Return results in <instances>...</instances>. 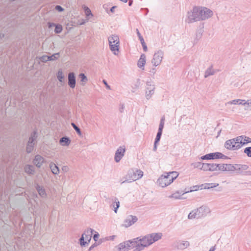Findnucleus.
<instances>
[{"label":"nucleus","mask_w":251,"mask_h":251,"mask_svg":"<svg viewBox=\"0 0 251 251\" xmlns=\"http://www.w3.org/2000/svg\"><path fill=\"white\" fill-rule=\"evenodd\" d=\"M102 82L104 84V85H105V87H106L107 89H110V86L108 84V83H107V81L103 79L102 80Z\"/></svg>","instance_id":"obj_53"},{"label":"nucleus","mask_w":251,"mask_h":251,"mask_svg":"<svg viewBox=\"0 0 251 251\" xmlns=\"http://www.w3.org/2000/svg\"><path fill=\"white\" fill-rule=\"evenodd\" d=\"M219 185L218 183H205L201 185V189H210L216 187Z\"/></svg>","instance_id":"obj_31"},{"label":"nucleus","mask_w":251,"mask_h":251,"mask_svg":"<svg viewBox=\"0 0 251 251\" xmlns=\"http://www.w3.org/2000/svg\"><path fill=\"white\" fill-rule=\"evenodd\" d=\"M163 56V52L161 50H159L154 54L151 62L154 66H157L161 63Z\"/></svg>","instance_id":"obj_13"},{"label":"nucleus","mask_w":251,"mask_h":251,"mask_svg":"<svg viewBox=\"0 0 251 251\" xmlns=\"http://www.w3.org/2000/svg\"><path fill=\"white\" fill-rule=\"evenodd\" d=\"M210 9L202 6H194L191 12H188V23L205 20L213 15Z\"/></svg>","instance_id":"obj_1"},{"label":"nucleus","mask_w":251,"mask_h":251,"mask_svg":"<svg viewBox=\"0 0 251 251\" xmlns=\"http://www.w3.org/2000/svg\"><path fill=\"white\" fill-rule=\"evenodd\" d=\"M143 176V172L141 170L131 169L128 171L127 174L126 175V179L123 181L121 184L126 182H131L141 178Z\"/></svg>","instance_id":"obj_4"},{"label":"nucleus","mask_w":251,"mask_h":251,"mask_svg":"<svg viewBox=\"0 0 251 251\" xmlns=\"http://www.w3.org/2000/svg\"><path fill=\"white\" fill-rule=\"evenodd\" d=\"M201 185L193 186V187H191V190L190 191L184 192L183 194H185V193H188L189 192H191L193 191H197V190H199V189H200V188L201 189Z\"/></svg>","instance_id":"obj_41"},{"label":"nucleus","mask_w":251,"mask_h":251,"mask_svg":"<svg viewBox=\"0 0 251 251\" xmlns=\"http://www.w3.org/2000/svg\"><path fill=\"white\" fill-rule=\"evenodd\" d=\"M215 73L214 71L212 69V66L209 67L205 72L204 77L206 78L210 75H213Z\"/></svg>","instance_id":"obj_35"},{"label":"nucleus","mask_w":251,"mask_h":251,"mask_svg":"<svg viewBox=\"0 0 251 251\" xmlns=\"http://www.w3.org/2000/svg\"><path fill=\"white\" fill-rule=\"evenodd\" d=\"M136 31H137V35L139 37V40L141 42V43L142 45V47H143V50L144 51H147V45H146V43L144 41V40L143 38V37L142 36L141 34H140V33L139 32V30L138 29H136Z\"/></svg>","instance_id":"obj_29"},{"label":"nucleus","mask_w":251,"mask_h":251,"mask_svg":"<svg viewBox=\"0 0 251 251\" xmlns=\"http://www.w3.org/2000/svg\"><path fill=\"white\" fill-rule=\"evenodd\" d=\"M105 201L109 204L112 202V204H110V206L111 208H113L114 212L117 213V210L120 207V202L118 198L115 197L106 198Z\"/></svg>","instance_id":"obj_11"},{"label":"nucleus","mask_w":251,"mask_h":251,"mask_svg":"<svg viewBox=\"0 0 251 251\" xmlns=\"http://www.w3.org/2000/svg\"><path fill=\"white\" fill-rule=\"evenodd\" d=\"M146 63V55L145 54H142L137 63V66L139 68L144 69V66Z\"/></svg>","instance_id":"obj_24"},{"label":"nucleus","mask_w":251,"mask_h":251,"mask_svg":"<svg viewBox=\"0 0 251 251\" xmlns=\"http://www.w3.org/2000/svg\"><path fill=\"white\" fill-rule=\"evenodd\" d=\"M95 247V244H94L93 245H92L89 249V251H91V250H93V249Z\"/></svg>","instance_id":"obj_60"},{"label":"nucleus","mask_w":251,"mask_h":251,"mask_svg":"<svg viewBox=\"0 0 251 251\" xmlns=\"http://www.w3.org/2000/svg\"><path fill=\"white\" fill-rule=\"evenodd\" d=\"M132 3H133V0H129L128 5L129 6H131V5L132 4Z\"/></svg>","instance_id":"obj_62"},{"label":"nucleus","mask_w":251,"mask_h":251,"mask_svg":"<svg viewBox=\"0 0 251 251\" xmlns=\"http://www.w3.org/2000/svg\"><path fill=\"white\" fill-rule=\"evenodd\" d=\"M246 176H251V171H248L246 173Z\"/></svg>","instance_id":"obj_61"},{"label":"nucleus","mask_w":251,"mask_h":251,"mask_svg":"<svg viewBox=\"0 0 251 251\" xmlns=\"http://www.w3.org/2000/svg\"><path fill=\"white\" fill-rule=\"evenodd\" d=\"M71 125L76 133L79 135H81L80 129L74 123H72Z\"/></svg>","instance_id":"obj_44"},{"label":"nucleus","mask_w":251,"mask_h":251,"mask_svg":"<svg viewBox=\"0 0 251 251\" xmlns=\"http://www.w3.org/2000/svg\"><path fill=\"white\" fill-rule=\"evenodd\" d=\"M249 166L247 165L235 164L234 172L237 175H246Z\"/></svg>","instance_id":"obj_14"},{"label":"nucleus","mask_w":251,"mask_h":251,"mask_svg":"<svg viewBox=\"0 0 251 251\" xmlns=\"http://www.w3.org/2000/svg\"><path fill=\"white\" fill-rule=\"evenodd\" d=\"M50 168L52 173L54 175H57L59 173V169L58 167L53 162L50 164Z\"/></svg>","instance_id":"obj_28"},{"label":"nucleus","mask_w":251,"mask_h":251,"mask_svg":"<svg viewBox=\"0 0 251 251\" xmlns=\"http://www.w3.org/2000/svg\"><path fill=\"white\" fill-rule=\"evenodd\" d=\"M59 57V53L57 52V53H54L53 54H52L51 56H49V57H48L47 59L49 58V60H50V61L55 60H57Z\"/></svg>","instance_id":"obj_37"},{"label":"nucleus","mask_w":251,"mask_h":251,"mask_svg":"<svg viewBox=\"0 0 251 251\" xmlns=\"http://www.w3.org/2000/svg\"><path fill=\"white\" fill-rule=\"evenodd\" d=\"M190 245L189 242L188 241H179L177 242L175 245L176 248L178 250H184L189 247Z\"/></svg>","instance_id":"obj_21"},{"label":"nucleus","mask_w":251,"mask_h":251,"mask_svg":"<svg viewBox=\"0 0 251 251\" xmlns=\"http://www.w3.org/2000/svg\"><path fill=\"white\" fill-rule=\"evenodd\" d=\"M59 143L62 146H68L71 143V140L69 137L64 136L60 139Z\"/></svg>","instance_id":"obj_27"},{"label":"nucleus","mask_w":251,"mask_h":251,"mask_svg":"<svg viewBox=\"0 0 251 251\" xmlns=\"http://www.w3.org/2000/svg\"><path fill=\"white\" fill-rule=\"evenodd\" d=\"M48 25L49 27L55 26L54 32L55 33H60L61 32L62 30V27L61 25L51 23H49Z\"/></svg>","instance_id":"obj_25"},{"label":"nucleus","mask_w":251,"mask_h":251,"mask_svg":"<svg viewBox=\"0 0 251 251\" xmlns=\"http://www.w3.org/2000/svg\"><path fill=\"white\" fill-rule=\"evenodd\" d=\"M99 237V234L98 233H97L96 234H94L93 236V239L95 241H97L98 238Z\"/></svg>","instance_id":"obj_54"},{"label":"nucleus","mask_w":251,"mask_h":251,"mask_svg":"<svg viewBox=\"0 0 251 251\" xmlns=\"http://www.w3.org/2000/svg\"><path fill=\"white\" fill-rule=\"evenodd\" d=\"M165 117L163 116L160 120L159 125L164 126Z\"/></svg>","instance_id":"obj_51"},{"label":"nucleus","mask_w":251,"mask_h":251,"mask_svg":"<svg viewBox=\"0 0 251 251\" xmlns=\"http://www.w3.org/2000/svg\"><path fill=\"white\" fill-rule=\"evenodd\" d=\"M239 104L246 105H247V101L245 100H240Z\"/></svg>","instance_id":"obj_52"},{"label":"nucleus","mask_w":251,"mask_h":251,"mask_svg":"<svg viewBox=\"0 0 251 251\" xmlns=\"http://www.w3.org/2000/svg\"><path fill=\"white\" fill-rule=\"evenodd\" d=\"M244 152L246 153L248 157H251V147L246 148L244 149Z\"/></svg>","instance_id":"obj_43"},{"label":"nucleus","mask_w":251,"mask_h":251,"mask_svg":"<svg viewBox=\"0 0 251 251\" xmlns=\"http://www.w3.org/2000/svg\"><path fill=\"white\" fill-rule=\"evenodd\" d=\"M163 128H164V126L159 125L158 132H162Z\"/></svg>","instance_id":"obj_55"},{"label":"nucleus","mask_w":251,"mask_h":251,"mask_svg":"<svg viewBox=\"0 0 251 251\" xmlns=\"http://www.w3.org/2000/svg\"><path fill=\"white\" fill-rule=\"evenodd\" d=\"M57 77L58 80L60 82H62L63 81L64 76L63 75L62 71H59L58 72L57 74Z\"/></svg>","instance_id":"obj_38"},{"label":"nucleus","mask_w":251,"mask_h":251,"mask_svg":"<svg viewBox=\"0 0 251 251\" xmlns=\"http://www.w3.org/2000/svg\"><path fill=\"white\" fill-rule=\"evenodd\" d=\"M162 132H157L156 138L155 139L154 142L155 143H158L161 139V137L162 135Z\"/></svg>","instance_id":"obj_45"},{"label":"nucleus","mask_w":251,"mask_h":251,"mask_svg":"<svg viewBox=\"0 0 251 251\" xmlns=\"http://www.w3.org/2000/svg\"><path fill=\"white\" fill-rule=\"evenodd\" d=\"M238 141H239V144L241 145V147L249 143H251V139L245 136L241 135L237 137Z\"/></svg>","instance_id":"obj_20"},{"label":"nucleus","mask_w":251,"mask_h":251,"mask_svg":"<svg viewBox=\"0 0 251 251\" xmlns=\"http://www.w3.org/2000/svg\"><path fill=\"white\" fill-rule=\"evenodd\" d=\"M93 231L91 228H88L84 231L79 240L81 246L84 247L90 242Z\"/></svg>","instance_id":"obj_5"},{"label":"nucleus","mask_w":251,"mask_h":251,"mask_svg":"<svg viewBox=\"0 0 251 251\" xmlns=\"http://www.w3.org/2000/svg\"><path fill=\"white\" fill-rule=\"evenodd\" d=\"M24 169L25 172L29 175H33L35 172L34 167L31 165H26Z\"/></svg>","instance_id":"obj_30"},{"label":"nucleus","mask_w":251,"mask_h":251,"mask_svg":"<svg viewBox=\"0 0 251 251\" xmlns=\"http://www.w3.org/2000/svg\"><path fill=\"white\" fill-rule=\"evenodd\" d=\"M247 105L249 107L251 108V100L247 101Z\"/></svg>","instance_id":"obj_58"},{"label":"nucleus","mask_w":251,"mask_h":251,"mask_svg":"<svg viewBox=\"0 0 251 251\" xmlns=\"http://www.w3.org/2000/svg\"><path fill=\"white\" fill-rule=\"evenodd\" d=\"M68 85L71 88H74L76 84V78L75 73L73 72L69 73L68 74Z\"/></svg>","instance_id":"obj_18"},{"label":"nucleus","mask_w":251,"mask_h":251,"mask_svg":"<svg viewBox=\"0 0 251 251\" xmlns=\"http://www.w3.org/2000/svg\"><path fill=\"white\" fill-rule=\"evenodd\" d=\"M234 169L235 165L221 163L220 171L232 173L234 172Z\"/></svg>","instance_id":"obj_17"},{"label":"nucleus","mask_w":251,"mask_h":251,"mask_svg":"<svg viewBox=\"0 0 251 251\" xmlns=\"http://www.w3.org/2000/svg\"><path fill=\"white\" fill-rule=\"evenodd\" d=\"M37 137V133L36 131L34 130L31 134L30 137L29 138L27 146H26V151L28 153H30L33 150V147L34 145V141Z\"/></svg>","instance_id":"obj_9"},{"label":"nucleus","mask_w":251,"mask_h":251,"mask_svg":"<svg viewBox=\"0 0 251 251\" xmlns=\"http://www.w3.org/2000/svg\"><path fill=\"white\" fill-rule=\"evenodd\" d=\"M48 57H49V56L48 55H44L42 57V61L43 62H47V61H50V60H49V59H47Z\"/></svg>","instance_id":"obj_50"},{"label":"nucleus","mask_w":251,"mask_h":251,"mask_svg":"<svg viewBox=\"0 0 251 251\" xmlns=\"http://www.w3.org/2000/svg\"><path fill=\"white\" fill-rule=\"evenodd\" d=\"M85 14L87 18H89L90 16H93V15L91 13V11L89 8H88V7L86 8L85 9Z\"/></svg>","instance_id":"obj_46"},{"label":"nucleus","mask_w":251,"mask_h":251,"mask_svg":"<svg viewBox=\"0 0 251 251\" xmlns=\"http://www.w3.org/2000/svg\"><path fill=\"white\" fill-rule=\"evenodd\" d=\"M205 164L204 163H201V162H196L192 164V165L194 168H199L201 170H203L202 165Z\"/></svg>","instance_id":"obj_39"},{"label":"nucleus","mask_w":251,"mask_h":251,"mask_svg":"<svg viewBox=\"0 0 251 251\" xmlns=\"http://www.w3.org/2000/svg\"><path fill=\"white\" fill-rule=\"evenodd\" d=\"M203 32V30L202 28H200L197 29V31L196 33V38L195 39V42H197L199 40H200L202 36V33Z\"/></svg>","instance_id":"obj_32"},{"label":"nucleus","mask_w":251,"mask_h":251,"mask_svg":"<svg viewBox=\"0 0 251 251\" xmlns=\"http://www.w3.org/2000/svg\"><path fill=\"white\" fill-rule=\"evenodd\" d=\"M129 245L126 241L120 243L118 246V249L119 251H126L129 250Z\"/></svg>","instance_id":"obj_26"},{"label":"nucleus","mask_w":251,"mask_h":251,"mask_svg":"<svg viewBox=\"0 0 251 251\" xmlns=\"http://www.w3.org/2000/svg\"><path fill=\"white\" fill-rule=\"evenodd\" d=\"M158 143H155L154 142V146H153V151H155L157 150V144Z\"/></svg>","instance_id":"obj_56"},{"label":"nucleus","mask_w":251,"mask_h":251,"mask_svg":"<svg viewBox=\"0 0 251 251\" xmlns=\"http://www.w3.org/2000/svg\"><path fill=\"white\" fill-rule=\"evenodd\" d=\"M237 137L236 138L227 140L225 144V147L226 149L230 150H236L240 149L241 145L239 144V141H237Z\"/></svg>","instance_id":"obj_7"},{"label":"nucleus","mask_w":251,"mask_h":251,"mask_svg":"<svg viewBox=\"0 0 251 251\" xmlns=\"http://www.w3.org/2000/svg\"><path fill=\"white\" fill-rule=\"evenodd\" d=\"M139 237L134 238L131 240H128V244L129 245V249L130 248H134L140 244Z\"/></svg>","instance_id":"obj_23"},{"label":"nucleus","mask_w":251,"mask_h":251,"mask_svg":"<svg viewBox=\"0 0 251 251\" xmlns=\"http://www.w3.org/2000/svg\"><path fill=\"white\" fill-rule=\"evenodd\" d=\"M202 167L204 171H220L221 164L205 163V164L202 165Z\"/></svg>","instance_id":"obj_12"},{"label":"nucleus","mask_w":251,"mask_h":251,"mask_svg":"<svg viewBox=\"0 0 251 251\" xmlns=\"http://www.w3.org/2000/svg\"><path fill=\"white\" fill-rule=\"evenodd\" d=\"M166 174L168 175V176H169L172 182H173L178 176V174L176 172H170L166 173Z\"/></svg>","instance_id":"obj_33"},{"label":"nucleus","mask_w":251,"mask_h":251,"mask_svg":"<svg viewBox=\"0 0 251 251\" xmlns=\"http://www.w3.org/2000/svg\"><path fill=\"white\" fill-rule=\"evenodd\" d=\"M45 159L40 155H36L33 160V163L38 168H40L44 162Z\"/></svg>","instance_id":"obj_19"},{"label":"nucleus","mask_w":251,"mask_h":251,"mask_svg":"<svg viewBox=\"0 0 251 251\" xmlns=\"http://www.w3.org/2000/svg\"><path fill=\"white\" fill-rule=\"evenodd\" d=\"M215 250V247H212L210 250H209V251H214Z\"/></svg>","instance_id":"obj_63"},{"label":"nucleus","mask_w":251,"mask_h":251,"mask_svg":"<svg viewBox=\"0 0 251 251\" xmlns=\"http://www.w3.org/2000/svg\"><path fill=\"white\" fill-rule=\"evenodd\" d=\"M220 158L226 159L228 158V157L223 154L221 152H216L206 154L201 157V160H212Z\"/></svg>","instance_id":"obj_8"},{"label":"nucleus","mask_w":251,"mask_h":251,"mask_svg":"<svg viewBox=\"0 0 251 251\" xmlns=\"http://www.w3.org/2000/svg\"><path fill=\"white\" fill-rule=\"evenodd\" d=\"M146 89L148 91H154L155 86L153 83L151 81H147L146 83Z\"/></svg>","instance_id":"obj_34"},{"label":"nucleus","mask_w":251,"mask_h":251,"mask_svg":"<svg viewBox=\"0 0 251 251\" xmlns=\"http://www.w3.org/2000/svg\"><path fill=\"white\" fill-rule=\"evenodd\" d=\"M240 99H236L234 100L231 101H229L227 102V104H239Z\"/></svg>","instance_id":"obj_47"},{"label":"nucleus","mask_w":251,"mask_h":251,"mask_svg":"<svg viewBox=\"0 0 251 251\" xmlns=\"http://www.w3.org/2000/svg\"><path fill=\"white\" fill-rule=\"evenodd\" d=\"M210 212L209 208L206 206H201L198 208L192 210L188 215L189 219H199L205 217Z\"/></svg>","instance_id":"obj_3"},{"label":"nucleus","mask_w":251,"mask_h":251,"mask_svg":"<svg viewBox=\"0 0 251 251\" xmlns=\"http://www.w3.org/2000/svg\"><path fill=\"white\" fill-rule=\"evenodd\" d=\"M154 91H146V98L147 100L150 99L151 97L154 94Z\"/></svg>","instance_id":"obj_42"},{"label":"nucleus","mask_w":251,"mask_h":251,"mask_svg":"<svg viewBox=\"0 0 251 251\" xmlns=\"http://www.w3.org/2000/svg\"><path fill=\"white\" fill-rule=\"evenodd\" d=\"M123 109H124V105H122V107H121L120 108V112H123Z\"/></svg>","instance_id":"obj_64"},{"label":"nucleus","mask_w":251,"mask_h":251,"mask_svg":"<svg viewBox=\"0 0 251 251\" xmlns=\"http://www.w3.org/2000/svg\"><path fill=\"white\" fill-rule=\"evenodd\" d=\"M55 9L59 12H62L64 10V8L60 5H56Z\"/></svg>","instance_id":"obj_49"},{"label":"nucleus","mask_w":251,"mask_h":251,"mask_svg":"<svg viewBox=\"0 0 251 251\" xmlns=\"http://www.w3.org/2000/svg\"><path fill=\"white\" fill-rule=\"evenodd\" d=\"M173 182L170 178L168 175L165 173L164 175H162L157 180V183L159 186L162 187H165L171 184Z\"/></svg>","instance_id":"obj_10"},{"label":"nucleus","mask_w":251,"mask_h":251,"mask_svg":"<svg viewBox=\"0 0 251 251\" xmlns=\"http://www.w3.org/2000/svg\"><path fill=\"white\" fill-rule=\"evenodd\" d=\"M126 148L124 147H120L116 151L114 160L116 162H119L124 156Z\"/></svg>","instance_id":"obj_16"},{"label":"nucleus","mask_w":251,"mask_h":251,"mask_svg":"<svg viewBox=\"0 0 251 251\" xmlns=\"http://www.w3.org/2000/svg\"><path fill=\"white\" fill-rule=\"evenodd\" d=\"M79 77L80 79V81L85 83L87 81L88 79L87 76L83 73H81L79 75Z\"/></svg>","instance_id":"obj_40"},{"label":"nucleus","mask_w":251,"mask_h":251,"mask_svg":"<svg viewBox=\"0 0 251 251\" xmlns=\"http://www.w3.org/2000/svg\"><path fill=\"white\" fill-rule=\"evenodd\" d=\"M161 233H152L142 238L139 237L140 244L144 248L147 247L161 238Z\"/></svg>","instance_id":"obj_2"},{"label":"nucleus","mask_w":251,"mask_h":251,"mask_svg":"<svg viewBox=\"0 0 251 251\" xmlns=\"http://www.w3.org/2000/svg\"><path fill=\"white\" fill-rule=\"evenodd\" d=\"M183 193H179V192H176L171 195L169 196V198H174L175 199H180L182 195H183Z\"/></svg>","instance_id":"obj_36"},{"label":"nucleus","mask_w":251,"mask_h":251,"mask_svg":"<svg viewBox=\"0 0 251 251\" xmlns=\"http://www.w3.org/2000/svg\"><path fill=\"white\" fill-rule=\"evenodd\" d=\"M151 73H152V74H154L156 72V69L155 68H153L152 69H151L150 71Z\"/></svg>","instance_id":"obj_57"},{"label":"nucleus","mask_w":251,"mask_h":251,"mask_svg":"<svg viewBox=\"0 0 251 251\" xmlns=\"http://www.w3.org/2000/svg\"><path fill=\"white\" fill-rule=\"evenodd\" d=\"M108 42L110 49L112 51L116 54L115 51H119V47L120 44L119 38L117 35H112L108 38Z\"/></svg>","instance_id":"obj_6"},{"label":"nucleus","mask_w":251,"mask_h":251,"mask_svg":"<svg viewBox=\"0 0 251 251\" xmlns=\"http://www.w3.org/2000/svg\"><path fill=\"white\" fill-rule=\"evenodd\" d=\"M134 250H133V251H141L143 250H144V248L140 244H139V245H138L137 246H136V247L134 248Z\"/></svg>","instance_id":"obj_48"},{"label":"nucleus","mask_w":251,"mask_h":251,"mask_svg":"<svg viewBox=\"0 0 251 251\" xmlns=\"http://www.w3.org/2000/svg\"><path fill=\"white\" fill-rule=\"evenodd\" d=\"M35 187L39 195L43 198H46L47 194L45 189L42 186L39 185L38 184H35Z\"/></svg>","instance_id":"obj_22"},{"label":"nucleus","mask_w":251,"mask_h":251,"mask_svg":"<svg viewBox=\"0 0 251 251\" xmlns=\"http://www.w3.org/2000/svg\"><path fill=\"white\" fill-rule=\"evenodd\" d=\"M116 8V6H112L111 8H110V11L111 12H114V9L115 8Z\"/></svg>","instance_id":"obj_59"},{"label":"nucleus","mask_w":251,"mask_h":251,"mask_svg":"<svg viewBox=\"0 0 251 251\" xmlns=\"http://www.w3.org/2000/svg\"><path fill=\"white\" fill-rule=\"evenodd\" d=\"M138 221V218L135 216L128 215L124 220L123 226L126 227H129Z\"/></svg>","instance_id":"obj_15"}]
</instances>
